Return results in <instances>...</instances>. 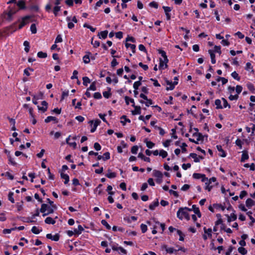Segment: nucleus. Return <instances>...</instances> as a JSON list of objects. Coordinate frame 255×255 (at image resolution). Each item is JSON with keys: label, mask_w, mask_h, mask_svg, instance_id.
Masks as SVG:
<instances>
[{"label": "nucleus", "mask_w": 255, "mask_h": 255, "mask_svg": "<svg viewBox=\"0 0 255 255\" xmlns=\"http://www.w3.org/2000/svg\"><path fill=\"white\" fill-rule=\"evenodd\" d=\"M188 211H192V209H190L187 207L179 208L177 213V217L180 220H182L183 217H184L187 220H189L190 219V217L187 212Z\"/></svg>", "instance_id": "nucleus-1"}, {"label": "nucleus", "mask_w": 255, "mask_h": 255, "mask_svg": "<svg viewBox=\"0 0 255 255\" xmlns=\"http://www.w3.org/2000/svg\"><path fill=\"white\" fill-rule=\"evenodd\" d=\"M8 9L7 12L4 13V17L6 20L11 21L12 19V16L18 11V9L15 5H14L12 7H9Z\"/></svg>", "instance_id": "nucleus-2"}, {"label": "nucleus", "mask_w": 255, "mask_h": 255, "mask_svg": "<svg viewBox=\"0 0 255 255\" xmlns=\"http://www.w3.org/2000/svg\"><path fill=\"white\" fill-rule=\"evenodd\" d=\"M40 211L43 213V216H46L49 214H52L54 210L46 204H42L40 209Z\"/></svg>", "instance_id": "nucleus-3"}, {"label": "nucleus", "mask_w": 255, "mask_h": 255, "mask_svg": "<svg viewBox=\"0 0 255 255\" xmlns=\"http://www.w3.org/2000/svg\"><path fill=\"white\" fill-rule=\"evenodd\" d=\"M59 235L56 234L54 236H52L51 234H48L46 235V238L48 239H51L54 241H58L59 240Z\"/></svg>", "instance_id": "nucleus-4"}, {"label": "nucleus", "mask_w": 255, "mask_h": 255, "mask_svg": "<svg viewBox=\"0 0 255 255\" xmlns=\"http://www.w3.org/2000/svg\"><path fill=\"white\" fill-rule=\"evenodd\" d=\"M166 83L167 85H170V87H166L167 90H172L174 88V85H177L178 84L177 81H174L173 84H172V82L169 81L168 80H166Z\"/></svg>", "instance_id": "nucleus-5"}, {"label": "nucleus", "mask_w": 255, "mask_h": 255, "mask_svg": "<svg viewBox=\"0 0 255 255\" xmlns=\"http://www.w3.org/2000/svg\"><path fill=\"white\" fill-rule=\"evenodd\" d=\"M132 106L134 108V110L132 111V114L133 115L140 114L141 113V108L140 106H135L134 104H132Z\"/></svg>", "instance_id": "nucleus-6"}, {"label": "nucleus", "mask_w": 255, "mask_h": 255, "mask_svg": "<svg viewBox=\"0 0 255 255\" xmlns=\"http://www.w3.org/2000/svg\"><path fill=\"white\" fill-rule=\"evenodd\" d=\"M30 17L29 16H26L22 18V20L19 25V29L21 28L28 22V20L29 19Z\"/></svg>", "instance_id": "nucleus-7"}, {"label": "nucleus", "mask_w": 255, "mask_h": 255, "mask_svg": "<svg viewBox=\"0 0 255 255\" xmlns=\"http://www.w3.org/2000/svg\"><path fill=\"white\" fill-rule=\"evenodd\" d=\"M162 248L165 250L166 252L169 254H172L174 252H177V250H175L173 248H168L166 245H163Z\"/></svg>", "instance_id": "nucleus-8"}, {"label": "nucleus", "mask_w": 255, "mask_h": 255, "mask_svg": "<svg viewBox=\"0 0 255 255\" xmlns=\"http://www.w3.org/2000/svg\"><path fill=\"white\" fill-rule=\"evenodd\" d=\"M153 176L157 178L162 179L163 177L162 173L159 170H154L153 171Z\"/></svg>", "instance_id": "nucleus-9"}, {"label": "nucleus", "mask_w": 255, "mask_h": 255, "mask_svg": "<svg viewBox=\"0 0 255 255\" xmlns=\"http://www.w3.org/2000/svg\"><path fill=\"white\" fill-rule=\"evenodd\" d=\"M52 121H54L55 123H57L58 122V120L55 117L52 116H49L47 117V118L45 119L44 122L46 123H48Z\"/></svg>", "instance_id": "nucleus-10"}, {"label": "nucleus", "mask_w": 255, "mask_h": 255, "mask_svg": "<svg viewBox=\"0 0 255 255\" xmlns=\"http://www.w3.org/2000/svg\"><path fill=\"white\" fill-rule=\"evenodd\" d=\"M108 33V31L107 30H105L99 33L98 36L100 38L105 39L107 37Z\"/></svg>", "instance_id": "nucleus-11"}, {"label": "nucleus", "mask_w": 255, "mask_h": 255, "mask_svg": "<svg viewBox=\"0 0 255 255\" xmlns=\"http://www.w3.org/2000/svg\"><path fill=\"white\" fill-rule=\"evenodd\" d=\"M242 157L241 159V162H245L246 160L249 158V155L247 151H243L242 152Z\"/></svg>", "instance_id": "nucleus-12"}, {"label": "nucleus", "mask_w": 255, "mask_h": 255, "mask_svg": "<svg viewBox=\"0 0 255 255\" xmlns=\"http://www.w3.org/2000/svg\"><path fill=\"white\" fill-rule=\"evenodd\" d=\"M87 54L85 55L83 58V61L85 64H88L90 62V55L91 54V53L90 52H87Z\"/></svg>", "instance_id": "nucleus-13"}, {"label": "nucleus", "mask_w": 255, "mask_h": 255, "mask_svg": "<svg viewBox=\"0 0 255 255\" xmlns=\"http://www.w3.org/2000/svg\"><path fill=\"white\" fill-rule=\"evenodd\" d=\"M159 205V202L158 199H156V201L150 204L149 206V208L150 210H153L155 208L158 206Z\"/></svg>", "instance_id": "nucleus-14"}, {"label": "nucleus", "mask_w": 255, "mask_h": 255, "mask_svg": "<svg viewBox=\"0 0 255 255\" xmlns=\"http://www.w3.org/2000/svg\"><path fill=\"white\" fill-rule=\"evenodd\" d=\"M217 148L219 151L221 152L219 155L221 157H224L226 156L225 151L223 149L222 146L220 145H217Z\"/></svg>", "instance_id": "nucleus-15"}, {"label": "nucleus", "mask_w": 255, "mask_h": 255, "mask_svg": "<svg viewBox=\"0 0 255 255\" xmlns=\"http://www.w3.org/2000/svg\"><path fill=\"white\" fill-rule=\"evenodd\" d=\"M246 204L248 208H251L255 205V202L252 199L248 198L246 200Z\"/></svg>", "instance_id": "nucleus-16"}, {"label": "nucleus", "mask_w": 255, "mask_h": 255, "mask_svg": "<svg viewBox=\"0 0 255 255\" xmlns=\"http://www.w3.org/2000/svg\"><path fill=\"white\" fill-rule=\"evenodd\" d=\"M108 173L106 175V176L109 178H113L116 177V173L115 172H112L110 169H108Z\"/></svg>", "instance_id": "nucleus-17"}, {"label": "nucleus", "mask_w": 255, "mask_h": 255, "mask_svg": "<svg viewBox=\"0 0 255 255\" xmlns=\"http://www.w3.org/2000/svg\"><path fill=\"white\" fill-rule=\"evenodd\" d=\"M61 177L62 179L65 180L64 183L67 184L69 181V177L67 174H64L63 173H61L60 174Z\"/></svg>", "instance_id": "nucleus-18"}, {"label": "nucleus", "mask_w": 255, "mask_h": 255, "mask_svg": "<svg viewBox=\"0 0 255 255\" xmlns=\"http://www.w3.org/2000/svg\"><path fill=\"white\" fill-rule=\"evenodd\" d=\"M193 136H197V141H203L204 136L201 133L199 132H195L193 134Z\"/></svg>", "instance_id": "nucleus-19"}, {"label": "nucleus", "mask_w": 255, "mask_h": 255, "mask_svg": "<svg viewBox=\"0 0 255 255\" xmlns=\"http://www.w3.org/2000/svg\"><path fill=\"white\" fill-rule=\"evenodd\" d=\"M45 223L47 224H54L55 221L53 220L51 217H47L45 220Z\"/></svg>", "instance_id": "nucleus-20"}, {"label": "nucleus", "mask_w": 255, "mask_h": 255, "mask_svg": "<svg viewBox=\"0 0 255 255\" xmlns=\"http://www.w3.org/2000/svg\"><path fill=\"white\" fill-rule=\"evenodd\" d=\"M192 209H193L195 214H197L198 217L200 218L201 217V214L200 210L198 208L196 207V205H193L192 206Z\"/></svg>", "instance_id": "nucleus-21"}, {"label": "nucleus", "mask_w": 255, "mask_h": 255, "mask_svg": "<svg viewBox=\"0 0 255 255\" xmlns=\"http://www.w3.org/2000/svg\"><path fill=\"white\" fill-rule=\"evenodd\" d=\"M227 217L228 222H230L231 221H235L237 218V215L234 213L231 214L230 216L227 215Z\"/></svg>", "instance_id": "nucleus-22"}, {"label": "nucleus", "mask_w": 255, "mask_h": 255, "mask_svg": "<svg viewBox=\"0 0 255 255\" xmlns=\"http://www.w3.org/2000/svg\"><path fill=\"white\" fill-rule=\"evenodd\" d=\"M84 231V228L81 225H79L77 229H74L75 234L80 235Z\"/></svg>", "instance_id": "nucleus-23"}, {"label": "nucleus", "mask_w": 255, "mask_h": 255, "mask_svg": "<svg viewBox=\"0 0 255 255\" xmlns=\"http://www.w3.org/2000/svg\"><path fill=\"white\" fill-rule=\"evenodd\" d=\"M70 137V135L69 136V137L66 138V141L67 143L68 144L71 146L73 147L74 148H76L77 147L76 143L75 142H70L69 141Z\"/></svg>", "instance_id": "nucleus-24"}, {"label": "nucleus", "mask_w": 255, "mask_h": 255, "mask_svg": "<svg viewBox=\"0 0 255 255\" xmlns=\"http://www.w3.org/2000/svg\"><path fill=\"white\" fill-rule=\"evenodd\" d=\"M17 5L20 9H24L25 8V1L23 0H20L18 1Z\"/></svg>", "instance_id": "nucleus-25"}, {"label": "nucleus", "mask_w": 255, "mask_h": 255, "mask_svg": "<svg viewBox=\"0 0 255 255\" xmlns=\"http://www.w3.org/2000/svg\"><path fill=\"white\" fill-rule=\"evenodd\" d=\"M138 157L146 162H149L150 161V158L149 157H145L142 153H139L138 155Z\"/></svg>", "instance_id": "nucleus-26"}, {"label": "nucleus", "mask_w": 255, "mask_h": 255, "mask_svg": "<svg viewBox=\"0 0 255 255\" xmlns=\"http://www.w3.org/2000/svg\"><path fill=\"white\" fill-rule=\"evenodd\" d=\"M126 46L127 48H130V49L132 50V52L135 53L136 46L134 44H131L128 43H126Z\"/></svg>", "instance_id": "nucleus-27"}, {"label": "nucleus", "mask_w": 255, "mask_h": 255, "mask_svg": "<svg viewBox=\"0 0 255 255\" xmlns=\"http://www.w3.org/2000/svg\"><path fill=\"white\" fill-rule=\"evenodd\" d=\"M190 157L193 158L195 162H198L200 161L199 157L197 156V154L194 153H191L190 154Z\"/></svg>", "instance_id": "nucleus-28"}, {"label": "nucleus", "mask_w": 255, "mask_h": 255, "mask_svg": "<svg viewBox=\"0 0 255 255\" xmlns=\"http://www.w3.org/2000/svg\"><path fill=\"white\" fill-rule=\"evenodd\" d=\"M215 104L216 106L217 109H220L223 108V107L221 105V101L220 100H216L215 102Z\"/></svg>", "instance_id": "nucleus-29"}, {"label": "nucleus", "mask_w": 255, "mask_h": 255, "mask_svg": "<svg viewBox=\"0 0 255 255\" xmlns=\"http://www.w3.org/2000/svg\"><path fill=\"white\" fill-rule=\"evenodd\" d=\"M125 100L127 105H129V102H130L132 104H134V100L131 99L128 96H125Z\"/></svg>", "instance_id": "nucleus-30"}, {"label": "nucleus", "mask_w": 255, "mask_h": 255, "mask_svg": "<svg viewBox=\"0 0 255 255\" xmlns=\"http://www.w3.org/2000/svg\"><path fill=\"white\" fill-rule=\"evenodd\" d=\"M41 231V230H39L36 226H33L31 229V232L35 234H38Z\"/></svg>", "instance_id": "nucleus-31"}, {"label": "nucleus", "mask_w": 255, "mask_h": 255, "mask_svg": "<svg viewBox=\"0 0 255 255\" xmlns=\"http://www.w3.org/2000/svg\"><path fill=\"white\" fill-rule=\"evenodd\" d=\"M37 56L40 58H46L47 56V53L43 52L42 51L38 52L37 53Z\"/></svg>", "instance_id": "nucleus-32"}, {"label": "nucleus", "mask_w": 255, "mask_h": 255, "mask_svg": "<svg viewBox=\"0 0 255 255\" xmlns=\"http://www.w3.org/2000/svg\"><path fill=\"white\" fill-rule=\"evenodd\" d=\"M83 85L87 86L88 83H90L91 82V81L90 79L88 77H84L83 78Z\"/></svg>", "instance_id": "nucleus-33"}, {"label": "nucleus", "mask_w": 255, "mask_h": 255, "mask_svg": "<svg viewBox=\"0 0 255 255\" xmlns=\"http://www.w3.org/2000/svg\"><path fill=\"white\" fill-rule=\"evenodd\" d=\"M144 142L146 143V146L149 148H151L154 146V143L150 141H147L146 139V140H145Z\"/></svg>", "instance_id": "nucleus-34"}, {"label": "nucleus", "mask_w": 255, "mask_h": 255, "mask_svg": "<svg viewBox=\"0 0 255 255\" xmlns=\"http://www.w3.org/2000/svg\"><path fill=\"white\" fill-rule=\"evenodd\" d=\"M238 252L242 255H246L247 253V251L242 247L238 248Z\"/></svg>", "instance_id": "nucleus-35"}, {"label": "nucleus", "mask_w": 255, "mask_h": 255, "mask_svg": "<svg viewBox=\"0 0 255 255\" xmlns=\"http://www.w3.org/2000/svg\"><path fill=\"white\" fill-rule=\"evenodd\" d=\"M23 45L25 46L24 50L26 52H28L29 51V43L28 41H25L23 43Z\"/></svg>", "instance_id": "nucleus-36"}, {"label": "nucleus", "mask_w": 255, "mask_h": 255, "mask_svg": "<svg viewBox=\"0 0 255 255\" xmlns=\"http://www.w3.org/2000/svg\"><path fill=\"white\" fill-rule=\"evenodd\" d=\"M204 231L205 233L208 234V236L209 237H212V234H211L212 229L211 228H209L208 229H206V228L205 227H204Z\"/></svg>", "instance_id": "nucleus-37"}, {"label": "nucleus", "mask_w": 255, "mask_h": 255, "mask_svg": "<svg viewBox=\"0 0 255 255\" xmlns=\"http://www.w3.org/2000/svg\"><path fill=\"white\" fill-rule=\"evenodd\" d=\"M167 155V152L166 151L163 149L160 150L159 155L161 156L162 158H165Z\"/></svg>", "instance_id": "nucleus-38"}, {"label": "nucleus", "mask_w": 255, "mask_h": 255, "mask_svg": "<svg viewBox=\"0 0 255 255\" xmlns=\"http://www.w3.org/2000/svg\"><path fill=\"white\" fill-rule=\"evenodd\" d=\"M30 30L33 34H35L37 32V29L36 25L35 24H32L30 26Z\"/></svg>", "instance_id": "nucleus-39"}, {"label": "nucleus", "mask_w": 255, "mask_h": 255, "mask_svg": "<svg viewBox=\"0 0 255 255\" xmlns=\"http://www.w3.org/2000/svg\"><path fill=\"white\" fill-rule=\"evenodd\" d=\"M103 160L105 161L108 160L110 158V153L109 152H106L103 154Z\"/></svg>", "instance_id": "nucleus-40"}, {"label": "nucleus", "mask_w": 255, "mask_h": 255, "mask_svg": "<svg viewBox=\"0 0 255 255\" xmlns=\"http://www.w3.org/2000/svg\"><path fill=\"white\" fill-rule=\"evenodd\" d=\"M101 223L103 226H105L107 229H108V230L111 229V226L109 225V224L107 223V222L106 220H102Z\"/></svg>", "instance_id": "nucleus-41"}, {"label": "nucleus", "mask_w": 255, "mask_h": 255, "mask_svg": "<svg viewBox=\"0 0 255 255\" xmlns=\"http://www.w3.org/2000/svg\"><path fill=\"white\" fill-rule=\"evenodd\" d=\"M214 53L217 52L220 55L221 54V47L220 46H215L214 50H213Z\"/></svg>", "instance_id": "nucleus-42"}, {"label": "nucleus", "mask_w": 255, "mask_h": 255, "mask_svg": "<svg viewBox=\"0 0 255 255\" xmlns=\"http://www.w3.org/2000/svg\"><path fill=\"white\" fill-rule=\"evenodd\" d=\"M88 90H92V91L96 90V82H93L92 83V84L90 85V87L89 88H88Z\"/></svg>", "instance_id": "nucleus-43"}, {"label": "nucleus", "mask_w": 255, "mask_h": 255, "mask_svg": "<svg viewBox=\"0 0 255 255\" xmlns=\"http://www.w3.org/2000/svg\"><path fill=\"white\" fill-rule=\"evenodd\" d=\"M247 214L250 217V219L252 221L250 224L252 225V224L255 222V219L251 216V215L252 214V212L251 211H249L247 213Z\"/></svg>", "instance_id": "nucleus-44"}, {"label": "nucleus", "mask_w": 255, "mask_h": 255, "mask_svg": "<svg viewBox=\"0 0 255 255\" xmlns=\"http://www.w3.org/2000/svg\"><path fill=\"white\" fill-rule=\"evenodd\" d=\"M248 88L252 92H254L255 90V88L254 87V86L252 83H248L247 85Z\"/></svg>", "instance_id": "nucleus-45"}, {"label": "nucleus", "mask_w": 255, "mask_h": 255, "mask_svg": "<svg viewBox=\"0 0 255 255\" xmlns=\"http://www.w3.org/2000/svg\"><path fill=\"white\" fill-rule=\"evenodd\" d=\"M231 75H232V77L234 78V79L237 80L238 81L240 80V78L238 74L236 71H234V72H233L232 73Z\"/></svg>", "instance_id": "nucleus-46"}, {"label": "nucleus", "mask_w": 255, "mask_h": 255, "mask_svg": "<svg viewBox=\"0 0 255 255\" xmlns=\"http://www.w3.org/2000/svg\"><path fill=\"white\" fill-rule=\"evenodd\" d=\"M162 8H163V9L164 10L165 14H169V12L170 11H171V10H172L171 8L170 7H169V6H163L162 7Z\"/></svg>", "instance_id": "nucleus-47"}, {"label": "nucleus", "mask_w": 255, "mask_h": 255, "mask_svg": "<svg viewBox=\"0 0 255 255\" xmlns=\"http://www.w3.org/2000/svg\"><path fill=\"white\" fill-rule=\"evenodd\" d=\"M141 83L140 81L135 82L133 84V87L134 90H137L139 86L141 85Z\"/></svg>", "instance_id": "nucleus-48"}, {"label": "nucleus", "mask_w": 255, "mask_h": 255, "mask_svg": "<svg viewBox=\"0 0 255 255\" xmlns=\"http://www.w3.org/2000/svg\"><path fill=\"white\" fill-rule=\"evenodd\" d=\"M60 10V7L58 5H56L53 8V12L55 16H57V13Z\"/></svg>", "instance_id": "nucleus-49"}, {"label": "nucleus", "mask_w": 255, "mask_h": 255, "mask_svg": "<svg viewBox=\"0 0 255 255\" xmlns=\"http://www.w3.org/2000/svg\"><path fill=\"white\" fill-rule=\"evenodd\" d=\"M8 158L9 162L12 165H15L16 164V162L13 160V159L12 158L11 155H10V152H8Z\"/></svg>", "instance_id": "nucleus-50"}, {"label": "nucleus", "mask_w": 255, "mask_h": 255, "mask_svg": "<svg viewBox=\"0 0 255 255\" xmlns=\"http://www.w3.org/2000/svg\"><path fill=\"white\" fill-rule=\"evenodd\" d=\"M13 193L12 192H9L8 195V200L12 203L14 202V198H13Z\"/></svg>", "instance_id": "nucleus-51"}, {"label": "nucleus", "mask_w": 255, "mask_h": 255, "mask_svg": "<svg viewBox=\"0 0 255 255\" xmlns=\"http://www.w3.org/2000/svg\"><path fill=\"white\" fill-rule=\"evenodd\" d=\"M222 100L223 101V106L224 108L228 107L229 108H231L230 105H229L227 102V101L224 98H222Z\"/></svg>", "instance_id": "nucleus-52"}, {"label": "nucleus", "mask_w": 255, "mask_h": 255, "mask_svg": "<svg viewBox=\"0 0 255 255\" xmlns=\"http://www.w3.org/2000/svg\"><path fill=\"white\" fill-rule=\"evenodd\" d=\"M177 233L180 236L179 240L183 241L184 240V235H183L182 232L180 230H177Z\"/></svg>", "instance_id": "nucleus-53"}, {"label": "nucleus", "mask_w": 255, "mask_h": 255, "mask_svg": "<svg viewBox=\"0 0 255 255\" xmlns=\"http://www.w3.org/2000/svg\"><path fill=\"white\" fill-rule=\"evenodd\" d=\"M92 44L94 46V47H98L100 45V42L98 41H93V38L92 39L91 41Z\"/></svg>", "instance_id": "nucleus-54"}, {"label": "nucleus", "mask_w": 255, "mask_h": 255, "mask_svg": "<svg viewBox=\"0 0 255 255\" xmlns=\"http://www.w3.org/2000/svg\"><path fill=\"white\" fill-rule=\"evenodd\" d=\"M213 206L215 208H217V209H220H220H221V210L222 211H224V210L225 209V207L223 206L221 204H214Z\"/></svg>", "instance_id": "nucleus-55"}, {"label": "nucleus", "mask_w": 255, "mask_h": 255, "mask_svg": "<svg viewBox=\"0 0 255 255\" xmlns=\"http://www.w3.org/2000/svg\"><path fill=\"white\" fill-rule=\"evenodd\" d=\"M137 150H138V147H137V146L134 145V146H133L131 147V152L133 154H136L137 153Z\"/></svg>", "instance_id": "nucleus-56"}, {"label": "nucleus", "mask_w": 255, "mask_h": 255, "mask_svg": "<svg viewBox=\"0 0 255 255\" xmlns=\"http://www.w3.org/2000/svg\"><path fill=\"white\" fill-rule=\"evenodd\" d=\"M140 229L143 233H144L147 231V226L145 224H142L140 225Z\"/></svg>", "instance_id": "nucleus-57"}, {"label": "nucleus", "mask_w": 255, "mask_h": 255, "mask_svg": "<svg viewBox=\"0 0 255 255\" xmlns=\"http://www.w3.org/2000/svg\"><path fill=\"white\" fill-rule=\"evenodd\" d=\"M149 5L150 6V7H154L155 8H158V3L155 1H152L151 2L149 3Z\"/></svg>", "instance_id": "nucleus-58"}, {"label": "nucleus", "mask_w": 255, "mask_h": 255, "mask_svg": "<svg viewBox=\"0 0 255 255\" xmlns=\"http://www.w3.org/2000/svg\"><path fill=\"white\" fill-rule=\"evenodd\" d=\"M94 148L97 150V151H99L100 150H101V145H100V144L98 142H95L94 143Z\"/></svg>", "instance_id": "nucleus-59"}, {"label": "nucleus", "mask_w": 255, "mask_h": 255, "mask_svg": "<svg viewBox=\"0 0 255 255\" xmlns=\"http://www.w3.org/2000/svg\"><path fill=\"white\" fill-rule=\"evenodd\" d=\"M202 176H203V174L200 173H194L193 174V178L197 179L201 178Z\"/></svg>", "instance_id": "nucleus-60"}, {"label": "nucleus", "mask_w": 255, "mask_h": 255, "mask_svg": "<svg viewBox=\"0 0 255 255\" xmlns=\"http://www.w3.org/2000/svg\"><path fill=\"white\" fill-rule=\"evenodd\" d=\"M112 189H113L112 186L111 185H108V186L107 187V191L109 192V194L111 195L114 194V192L111 191Z\"/></svg>", "instance_id": "nucleus-61"}, {"label": "nucleus", "mask_w": 255, "mask_h": 255, "mask_svg": "<svg viewBox=\"0 0 255 255\" xmlns=\"http://www.w3.org/2000/svg\"><path fill=\"white\" fill-rule=\"evenodd\" d=\"M239 98V96L238 95H231L229 98L230 100L231 101H233V100H237Z\"/></svg>", "instance_id": "nucleus-62"}, {"label": "nucleus", "mask_w": 255, "mask_h": 255, "mask_svg": "<svg viewBox=\"0 0 255 255\" xmlns=\"http://www.w3.org/2000/svg\"><path fill=\"white\" fill-rule=\"evenodd\" d=\"M94 97L96 99H100L102 98V95L99 92H96L94 94Z\"/></svg>", "instance_id": "nucleus-63"}, {"label": "nucleus", "mask_w": 255, "mask_h": 255, "mask_svg": "<svg viewBox=\"0 0 255 255\" xmlns=\"http://www.w3.org/2000/svg\"><path fill=\"white\" fill-rule=\"evenodd\" d=\"M123 32L121 31H119L116 33V37L117 38L121 39L123 37Z\"/></svg>", "instance_id": "nucleus-64"}]
</instances>
